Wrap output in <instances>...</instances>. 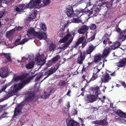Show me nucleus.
I'll return each mask as SVG.
<instances>
[{
    "mask_svg": "<svg viewBox=\"0 0 126 126\" xmlns=\"http://www.w3.org/2000/svg\"><path fill=\"white\" fill-rule=\"evenodd\" d=\"M103 0H97L96 2V4L97 5H98L99 6H106L107 8H109L111 7L112 5V3L114 0H111L109 2H107L105 3L102 2ZM97 6H94L93 8L90 10H87V11H86L85 9H84L79 12V10H76V12H77V16L78 17H79L83 15L84 14H87L89 13L88 15V16L89 17H93L94 16H96L97 14L99 13V9L97 7Z\"/></svg>",
    "mask_w": 126,
    "mask_h": 126,
    "instance_id": "nucleus-1",
    "label": "nucleus"
},
{
    "mask_svg": "<svg viewBox=\"0 0 126 126\" xmlns=\"http://www.w3.org/2000/svg\"><path fill=\"white\" fill-rule=\"evenodd\" d=\"M29 74L25 73L22 75L15 77L13 78V81L17 82L20 80L19 83L15 84L13 86H12L11 89V92L12 93H15L22 88L25 85L28 83L30 79L29 78Z\"/></svg>",
    "mask_w": 126,
    "mask_h": 126,
    "instance_id": "nucleus-2",
    "label": "nucleus"
},
{
    "mask_svg": "<svg viewBox=\"0 0 126 126\" xmlns=\"http://www.w3.org/2000/svg\"><path fill=\"white\" fill-rule=\"evenodd\" d=\"M67 32L64 33L63 37V49L67 47L72 42L74 38V34L69 32V30L67 29Z\"/></svg>",
    "mask_w": 126,
    "mask_h": 126,
    "instance_id": "nucleus-3",
    "label": "nucleus"
},
{
    "mask_svg": "<svg viewBox=\"0 0 126 126\" xmlns=\"http://www.w3.org/2000/svg\"><path fill=\"white\" fill-rule=\"evenodd\" d=\"M109 36L107 34H106L103 37L102 39L103 40V46L105 49L102 55V58H104L106 57L108 55L109 51L110 48L108 47H106L105 46L107 41L109 44L111 43V42L109 41Z\"/></svg>",
    "mask_w": 126,
    "mask_h": 126,
    "instance_id": "nucleus-4",
    "label": "nucleus"
},
{
    "mask_svg": "<svg viewBox=\"0 0 126 126\" xmlns=\"http://www.w3.org/2000/svg\"><path fill=\"white\" fill-rule=\"evenodd\" d=\"M84 34L83 36L79 38L78 40V41L76 43L75 45V47L78 46L79 44L81 43L83 41L84 39L86 40V39H88V36H91L90 38H89L87 40V41L90 42L94 40L95 39L94 37L95 34L94 33L92 32H90V33L87 32L85 35Z\"/></svg>",
    "mask_w": 126,
    "mask_h": 126,
    "instance_id": "nucleus-5",
    "label": "nucleus"
},
{
    "mask_svg": "<svg viewBox=\"0 0 126 126\" xmlns=\"http://www.w3.org/2000/svg\"><path fill=\"white\" fill-rule=\"evenodd\" d=\"M34 55L32 54L30 55L29 54L26 55L24 57H22V59L26 60L28 61H31L27 64L25 66L27 69H30L33 68L34 64V62L33 61L34 59Z\"/></svg>",
    "mask_w": 126,
    "mask_h": 126,
    "instance_id": "nucleus-6",
    "label": "nucleus"
},
{
    "mask_svg": "<svg viewBox=\"0 0 126 126\" xmlns=\"http://www.w3.org/2000/svg\"><path fill=\"white\" fill-rule=\"evenodd\" d=\"M99 87L96 86L92 89L93 94L88 95L85 99L86 101L89 103L95 101L97 97Z\"/></svg>",
    "mask_w": 126,
    "mask_h": 126,
    "instance_id": "nucleus-7",
    "label": "nucleus"
},
{
    "mask_svg": "<svg viewBox=\"0 0 126 126\" xmlns=\"http://www.w3.org/2000/svg\"><path fill=\"white\" fill-rule=\"evenodd\" d=\"M33 0H31L28 4H21L18 6V7H17L16 9V11L21 13V12H23L24 10L27 8H35L34 7H33L34 5Z\"/></svg>",
    "mask_w": 126,
    "mask_h": 126,
    "instance_id": "nucleus-8",
    "label": "nucleus"
},
{
    "mask_svg": "<svg viewBox=\"0 0 126 126\" xmlns=\"http://www.w3.org/2000/svg\"><path fill=\"white\" fill-rule=\"evenodd\" d=\"M34 4L33 7L35 8H40L41 7L46 6L50 3V0H43V4H41V0H33Z\"/></svg>",
    "mask_w": 126,
    "mask_h": 126,
    "instance_id": "nucleus-9",
    "label": "nucleus"
},
{
    "mask_svg": "<svg viewBox=\"0 0 126 126\" xmlns=\"http://www.w3.org/2000/svg\"><path fill=\"white\" fill-rule=\"evenodd\" d=\"M115 113L121 117V118H117V120L120 123H124L126 124V114L120 110H117L115 112Z\"/></svg>",
    "mask_w": 126,
    "mask_h": 126,
    "instance_id": "nucleus-10",
    "label": "nucleus"
},
{
    "mask_svg": "<svg viewBox=\"0 0 126 126\" xmlns=\"http://www.w3.org/2000/svg\"><path fill=\"white\" fill-rule=\"evenodd\" d=\"M34 36H36L40 40L45 39L47 38L46 34L43 32L39 31V32H36Z\"/></svg>",
    "mask_w": 126,
    "mask_h": 126,
    "instance_id": "nucleus-11",
    "label": "nucleus"
},
{
    "mask_svg": "<svg viewBox=\"0 0 126 126\" xmlns=\"http://www.w3.org/2000/svg\"><path fill=\"white\" fill-rule=\"evenodd\" d=\"M52 93V90L50 87L48 88L44 92V95H41V97L46 99Z\"/></svg>",
    "mask_w": 126,
    "mask_h": 126,
    "instance_id": "nucleus-12",
    "label": "nucleus"
},
{
    "mask_svg": "<svg viewBox=\"0 0 126 126\" xmlns=\"http://www.w3.org/2000/svg\"><path fill=\"white\" fill-rule=\"evenodd\" d=\"M99 70L97 68H94V74L92 77L88 81V80H85L86 82H89L91 81H93L97 78L99 75L98 74V73L99 71Z\"/></svg>",
    "mask_w": 126,
    "mask_h": 126,
    "instance_id": "nucleus-13",
    "label": "nucleus"
},
{
    "mask_svg": "<svg viewBox=\"0 0 126 126\" xmlns=\"http://www.w3.org/2000/svg\"><path fill=\"white\" fill-rule=\"evenodd\" d=\"M58 68L57 66H55L54 67H52L50 69L46 72V74L47 75L46 78L48 77L55 72L58 69Z\"/></svg>",
    "mask_w": 126,
    "mask_h": 126,
    "instance_id": "nucleus-14",
    "label": "nucleus"
},
{
    "mask_svg": "<svg viewBox=\"0 0 126 126\" xmlns=\"http://www.w3.org/2000/svg\"><path fill=\"white\" fill-rule=\"evenodd\" d=\"M8 74V69L6 67L1 68L0 70V75L2 78L7 77Z\"/></svg>",
    "mask_w": 126,
    "mask_h": 126,
    "instance_id": "nucleus-15",
    "label": "nucleus"
},
{
    "mask_svg": "<svg viewBox=\"0 0 126 126\" xmlns=\"http://www.w3.org/2000/svg\"><path fill=\"white\" fill-rule=\"evenodd\" d=\"M111 79V77L107 73L106 74L103 76V77L101 79L102 83V82L107 83Z\"/></svg>",
    "mask_w": 126,
    "mask_h": 126,
    "instance_id": "nucleus-16",
    "label": "nucleus"
},
{
    "mask_svg": "<svg viewBox=\"0 0 126 126\" xmlns=\"http://www.w3.org/2000/svg\"><path fill=\"white\" fill-rule=\"evenodd\" d=\"M118 39L120 42L124 41L126 39V33L124 32H121L119 35Z\"/></svg>",
    "mask_w": 126,
    "mask_h": 126,
    "instance_id": "nucleus-17",
    "label": "nucleus"
},
{
    "mask_svg": "<svg viewBox=\"0 0 126 126\" xmlns=\"http://www.w3.org/2000/svg\"><path fill=\"white\" fill-rule=\"evenodd\" d=\"M59 56H57L53 58L52 60H49L48 62L47 63V65L49 66L55 63L60 58Z\"/></svg>",
    "mask_w": 126,
    "mask_h": 126,
    "instance_id": "nucleus-18",
    "label": "nucleus"
},
{
    "mask_svg": "<svg viewBox=\"0 0 126 126\" xmlns=\"http://www.w3.org/2000/svg\"><path fill=\"white\" fill-rule=\"evenodd\" d=\"M15 33V29L8 31L6 33V37L8 39H11L12 37V36Z\"/></svg>",
    "mask_w": 126,
    "mask_h": 126,
    "instance_id": "nucleus-19",
    "label": "nucleus"
},
{
    "mask_svg": "<svg viewBox=\"0 0 126 126\" xmlns=\"http://www.w3.org/2000/svg\"><path fill=\"white\" fill-rule=\"evenodd\" d=\"M35 97L34 93L32 91H30L29 92L28 96L27 97L26 100V101L31 100L35 98Z\"/></svg>",
    "mask_w": 126,
    "mask_h": 126,
    "instance_id": "nucleus-20",
    "label": "nucleus"
},
{
    "mask_svg": "<svg viewBox=\"0 0 126 126\" xmlns=\"http://www.w3.org/2000/svg\"><path fill=\"white\" fill-rule=\"evenodd\" d=\"M22 105L21 104L18 105L16 107L14 111V116H16L18 114L21 112V110L22 108Z\"/></svg>",
    "mask_w": 126,
    "mask_h": 126,
    "instance_id": "nucleus-21",
    "label": "nucleus"
},
{
    "mask_svg": "<svg viewBox=\"0 0 126 126\" xmlns=\"http://www.w3.org/2000/svg\"><path fill=\"white\" fill-rule=\"evenodd\" d=\"M85 53L84 52H81L79 57L78 59V63L79 64H81L84 60L85 58Z\"/></svg>",
    "mask_w": 126,
    "mask_h": 126,
    "instance_id": "nucleus-22",
    "label": "nucleus"
},
{
    "mask_svg": "<svg viewBox=\"0 0 126 126\" xmlns=\"http://www.w3.org/2000/svg\"><path fill=\"white\" fill-rule=\"evenodd\" d=\"M93 123L94 124L101 125H106L108 124V122L106 119H104L99 121H94Z\"/></svg>",
    "mask_w": 126,
    "mask_h": 126,
    "instance_id": "nucleus-23",
    "label": "nucleus"
},
{
    "mask_svg": "<svg viewBox=\"0 0 126 126\" xmlns=\"http://www.w3.org/2000/svg\"><path fill=\"white\" fill-rule=\"evenodd\" d=\"M116 64L118 67H124L126 65V59H123L119 62L116 63Z\"/></svg>",
    "mask_w": 126,
    "mask_h": 126,
    "instance_id": "nucleus-24",
    "label": "nucleus"
},
{
    "mask_svg": "<svg viewBox=\"0 0 126 126\" xmlns=\"http://www.w3.org/2000/svg\"><path fill=\"white\" fill-rule=\"evenodd\" d=\"M88 29V27L85 25L83 26L78 30V32L80 34H83L86 32Z\"/></svg>",
    "mask_w": 126,
    "mask_h": 126,
    "instance_id": "nucleus-25",
    "label": "nucleus"
},
{
    "mask_svg": "<svg viewBox=\"0 0 126 126\" xmlns=\"http://www.w3.org/2000/svg\"><path fill=\"white\" fill-rule=\"evenodd\" d=\"M36 32L34 31V29L30 28L27 32V35L29 36H34Z\"/></svg>",
    "mask_w": 126,
    "mask_h": 126,
    "instance_id": "nucleus-26",
    "label": "nucleus"
},
{
    "mask_svg": "<svg viewBox=\"0 0 126 126\" xmlns=\"http://www.w3.org/2000/svg\"><path fill=\"white\" fill-rule=\"evenodd\" d=\"M28 40L27 38H25L23 39L21 42H20V40L19 39L17 40L15 42V45L16 46L20 44H23L25 42L28 41Z\"/></svg>",
    "mask_w": 126,
    "mask_h": 126,
    "instance_id": "nucleus-27",
    "label": "nucleus"
},
{
    "mask_svg": "<svg viewBox=\"0 0 126 126\" xmlns=\"http://www.w3.org/2000/svg\"><path fill=\"white\" fill-rule=\"evenodd\" d=\"M37 11L36 10H34L32 12V14L30 15L28 18L27 19V20L29 21H30L32 19L34 18L36 15Z\"/></svg>",
    "mask_w": 126,
    "mask_h": 126,
    "instance_id": "nucleus-28",
    "label": "nucleus"
},
{
    "mask_svg": "<svg viewBox=\"0 0 126 126\" xmlns=\"http://www.w3.org/2000/svg\"><path fill=\"white\" fill-rule=\"evenodd\" d=\"M94 48V46L92 45H89L86 50L87 53V54H90L93 51Z\"/></svg>",
    "mask_w": 126,
    "mask_h": 126,
    "instance_id": "nucleus-29",
    "label": "nucleus"
},
{
    "mask_svg": "<svg viewBox=\"0 0 126 126\" xmlns=\"http://www.w3.org/2000/svg\"><path fill=\"white\" fill-rule=\"evenodd\" d=\"M84 2H86V4H87L86 6V7L88 6H89L91 5L90 4V0H82L79 1L77 3V4L79 5Z\"/></svg>",
    "mask_w": 126,
    "mask_h": 126,
    "instance_id": "nucleus-30",
    "label": "nucleus"
},
{
    "mask_svg": "<svg viewBox=\"0 0 126 126\" xmlns=\"http://www.w3.org/2000/svg\"><path fill=\"white\" fill-rule=\"evenodd\" d=\"M66 14L68 16L70 17H73L75 15L73 10L68 9L67 11Z\"/></svg>",
    "mask_w": 126,
    "mask_h": 126,
    "instance_id": "nucleus-31",
    "label": "nucleus"
},
{
    "mask_svg": "<svg viewBox=\"0 0 126 126\" xmlns=\"http://www.w3.org/2000/svg\"><path fill=\"white\" fill-rule=\"evenodd\" d=\"M78 123L75 121L70 120L67 126H78Z\"/></svg>",
    "mask_w": 126,
    "mask_h": 126,
    "instance_id": "nucleus-32",
    "label": "nucleus"
},
{
    "mask_svg": "<svg viewBox=\"0 0 126 126\" xmlns=\"http://www.w3.org/2000/svg\"><path fill=\"white\" fill-rule=\"evenodd\" d=\"M102 58V56L101 54L96 55L94 57V61L95 63H97L100 61L101 58Z\"/></svg>",
    "mask_w": 126,
    "mask_h": 126,
    "instance_id": "nucleus-33",
    "label": "nucleus"
},
{
    "mask_svg": "<svg viewBox=\"0 0 126 126\" xmlns=\"http://www.w3.org/2000/svg\"><path fill=\"white\" fill-rule=\"evenodd\" d=\"M44 54L41 55H39V54L36 55L35 59L36 61H38V60L45 59H44Z\"/></svg>",
    "mask_w": 126,
    "mask_h": 126,
    "instance_id": "nucleus-34",
    "label": "nucleus"
},
{
    "mask_svg": "<svg viewBox=\"0 0 126 126\" xmlns=\"http://www.w3.org/2000/svg\"><path fill=\"white\" fill-rule=\"evenodd\" d=\"M99 88L98 89V95H97V97H98L99 99L101 100V101L102 102L104 103V100L106 99V97L105 96H103L102 98V99L101 97H100V95L101 94H98V93L99 91Z\"/></svg>",
    "mask_w": 126,
    "mask_h": 126,
    "instance_id": "nucleus-35",
    "label": "nucleus"
},
{
    "mask_svg": "<svg viewBox=\"0 0 126 126\" xmlns=\"http://www.w3.org/2000/svg\"><path fill=\"white\" fill-rule=\"evenodd\" d=\"M56 47V45L53 43L51 44L49 47V49L50 51H54Z\"/></svg>",
    "mask_w": 126,
    "mask_h": 126,
    "instance_id": "nucleus-36",
    "label": "nucleus"
},
{
    "mask_svg": "<svg viewBox=\"0 0 126 126\" xmlns=\"http://www.w3.org/2000/svg\"><path fill=\"white\" fill-rule=\"evenodd\" d=\"M10 53L4 54V55L7 59V61L10 62L11 61V58Z\"/></svg>",
    "mask_w": 126,
    "mask_h": 126,
    "instance_id": "nucleus-37",
    "label": "nucleus"
},
{
    "mask_svg": "<svg viewBox=\"0 0 126 126\" xmlns=\"http://www.w3.org/2000/svg\"><path fill=\"white\" fill-rule=\"evenodd\" d=\"M40 26L44 31H46V26L45 24L40 22Z\"/></svg>",
    "mask_w": 126,
    "mask_h": 126,
    "instance_id": "nucleus-38",
    "label": "nucleus"
},
{
    "mask_svg": "<svg viewBox=\"0 0 126 126\" xmlns=\"http://www.w3.org/2000/svg\"><path fill=\"white\" fill-rule=\"evenodd\" d=\"M72 21L73 22L77 23H79L81 22V20L79 18L74 17L73 18L72 20Z\"/></svg>",
    "mask_w": 126,
    "mask_h": 126,
    "instance_id": "nucleus-39",
    "label": "nucleus"
},
{
    "mask_svg": "<svg viewBox=\"0 0 126 126\" xmlns=\"http://www.w3.org/2000/svg\"><path fill=\"white\" fill-rule=\"evenodd\" d=\"M38 62H37V64L39 65H43L45 62V59L38 60Z\"/></svg>",
    "mask_w": 126,
    "mask_h": 126,
    "instance_id": "nucleus-40",
    "label": "nucleus"
},
{
    "mask_svg": "<svg viewBox=\"0 0 126 126\" xmlns=\"http://www.w3.org/2000/svg\"><path fill=\"white\" fill-rule=\"evenodd\" d=\"M111 15V13L109 10H108L106 12L105 16L106 17H108L110 16Z\"/></svg>",
    "mask_w": 126,
    "mask_h": 126,
    "instance_id": "nucleus-41",
    "label": "nucleus"
},
{
    "mask_svg": "<svg viewBox=\"0 0 126 126\" xmlns=\"http://www.w3.org/2000/svg\"><path fill=\"white\" fill-rule=\"evenodd\" d=\"M11 84V83H9L7 84L6 85L3 86L2 88V91H4V90H5L6 88L7 87H8V86H10Z\"/></svg>",
    "mask_w": 126,
    "mask_h": 126,
    "instance_id": "nucleus-42",
    "label": "nucleus"
},
{
    "mask_svg": "<svg viewBox=\"0 0 126 126\" xmlns=\"http://www.w3.org/2000/svg\"><path fill=\"white\" fill-rule=\"evenodd\" d=\"M6 114V113H5L4 112H0V120L2 118L5 117V116L4 115Z\"/></svg>",
    "mask_w": 126,
    "mask_h": 126,
    "instance_id": "nucleus-43",
    "label": "nucleus"
},
{
    "mask_svg": "<svg viewBox=\"0 0 126 126\" xmlns=\"http://www.w3.org/2000/svg\"><path fill=\"white\" fill-rule=\"evenodd\" d=\"M6 114V113H5L4 112H0V120L2 118L5 117V116L4 115Z\"/></svg>",
    "mask_w": 126,
    "mask_h": 126,
    "instance_id": "nucleus-44",
    "label": "nucleus"
},
{
    "mask_svg": "<svg viewBox=\"0 0 126 126\" xmlns=\"http://www.w3.org/2000/svg\"><path fill=\"white\" fill-rule=\"evenodd\" d=\"M43 75H40V76L38 77H37L36 78L35 80V82L36 83V84L37 83L38 81H39V79L42 77V76H43Z\"/></svg>",
    "mask_w": 126,
    "mask_h": 126,
    "instance_id": "nucleus-45",
    "label": "nucleus"
},
{
    "mask_svg": "<svg viewBox=\"0 0 126 126\" xmlns=\"http://www.w3.org/2000/svg\"><path fill=\"white\" fill-rule=\"evenodd\" d=\"M114 45H115V47H116V48H117L120 46V44L117 41L114 44Z\"/></svg>",
    "mask_w": 126,
    "mask_h": 126,
    "instance_id": "nucleus-46",
    "label": "nucleus"
},
{
    "mask_svg": "<svg viewBox=\"0 0 126 126\" xmlns=\"http://www.w3.org/2000/svg\"><path fill=\"white\" fill-rule=\"evenodd\" d=\"M70 104L68 102L67 104V105L66 106V107H65V110L66 109V110L67 111L68 110V109L70 107Z\"/></svg>",
    "mask_w": 126,
    "mask_h": 126,
    "instance_id": "nucleus-47",
    "label": "nucleus"
},
{
    "mask_svg": "<svg viewBox=\"0 0 126 126\" xmlns=\"http://www.w3.org/2000/svg\"><path fill=\"white\" fill-rule=\"evenodd\" d=\"M69 22V20L65 21V23L64 25V27H68Z\"/></svg>",
    "mask_w": 126,
    "mask_h": 126,
    "instance_id": "nucleus-48",
    "label": "nucleus"
},
{
    "mask_svg": "<svg viewBox=\"0 0 126 126\" xmlns=\"http://www.w3.org/2000/svg\"><path fill=\"white\" fill-rule=\"evenodd\" d=\"M96 26L94 24H93L90 26V28L91 29L94 30L96 28Z\"/></svg>",
    "mask_w": 126,
    "mask_h": 126,
    "instance_id": "nucleus-49",
    "label": "nucleus"
},
{
    "mask_svg": "<svg viewBox=\"0 0 126 126\" xmlns=\"http://www.w3.org/2000/svg\"><path fill=\"white\" fill-rule=\"evenodd\" d=\"M23 27H21L20 26H18L17 27H16V29L18 31H19L23 29Z\"/></svg>",
    "mask_w": 126,
    "mask_h": 126,
    "instance_id": "nucleus-50",
    "label": "nucleus"
},
{
    "mask_svg": "<svg viewBox=\"0 0 126 126\" xmlns=\"http://www.w3.org/2000/svg\"><path fill=\"white\" fill-rule=\"evenodd\" d=\"M110 47L112 49H115L116 48V47L114 45V44L110 45Z\"/></svg>",
    "mask_w": 126,
    "mask_h": 126,
    "instance_id": "nucleus-51",
    "label": "nucleus"
},
{
    "mask_svg": "<svg viewBox=\"0 0 126 126\" xmlns=\"http://www.w3.org/2000/svg\"><path fill=\"white\" fill-rule=\"evenodd\" d=\"M63 48V46L61 47H59L58 48V50L59 51H60L59 52H60L62 51Z\"/></svg>",
    "mask_w": 126,
    "mask_h": 126,
    "instance_id": "nucleus-52",
    "label": "nucleus"
},
{
    "mask_svg": "<svg viewBox=\"0 0 126 126\" xmlns=\"http://www.w3.org/2000/svg\"><path fill=\"white\" fill-rule=\"evenodd\" d=\"M121 83L122 84V85H123V86L124 87V88H126V84L125 83V82L124 81H123L121 82Z\"/></svg>",
    "mask_w": 126,
    "mask_h": 126,
    "instance_id": "nucleus-53",
    "label": "nucleus"
},
{
    "mask_svg": "<svg viewBox=\"0 0 126 126\" xmlns=\"http://www.w3.org/2000/svg\"><path fill=\"white\" fill-rule=\"evenodd\" d=\"M5 0H0V7H1V4L5 2Z\"/></svg>",
    "mask_w": 126,
    "mask_h": 126,
    "instance_id": "nucleus-54",
    "label": "nucleus"
},
{
    "mask_svg": "<svg viewBox=\"0 0 126 126\" xmlns=\"http://www.w3.org/2000/svg\"><path fill=\"white\" fill-rule=\"evenodd\" d=\"M85 76L84 75L82 76V82H85Z\"/></svg>",
    "mask_w": 126,
    "mask_h": 126,
    "instance_id": "nucleus-55",
    "label": "nucleus"
},
{
    "mask_svg": "<svg viewBox=\"0 0 126 126\" xmlns=\"http://www.w3.org/2000/svg\"><path fill=\"white\" fill-rule=\"evenodd\" d=\"M59 85L60 86H62L63 85V81H61L59 82Z\"/></svg>",
    "mask_w": 126,
    "mask_h": 126,
    "instance_id": "nucleus-56",
    "label": "nucleus"
},
{
    "mask_svg": "<svg viewBox=\"0 0 126 126\" xmlns=\"http://www.w3.org/2000/svg\"><path fill=\"white\" fill-rule=\"evenodd\" d=\"M63 29L62 28L60 30V31L59 32L61 34H63Z\"/></svg>",
    "mask_w": 126,
    "mask_h": 126,
    "instance_id": "nucleus-57",
    "label": "nucleus"
},
{
    "mask_svg": "<svg viewBox=\"0 0 126 126\" xmlns=\"http://www.w3.org/2000/svg\"><path fill=\"white\" fill-rule=\"evenodd\" d=\"M116 31L118 32H119L120 31V29L118 28H117L116 29Z\"/></svg>",
    "mask_w": 126,
    "mask_h": 126,
    "instance_id": "nucleus-58",
    "label": "nucleus"
},
{
    "mask_svg": "<svg viewBox=\"0 0 126 126\" xmlns=\"http://www.w3.org/2000/svg\"><path fill=\"white\" fill-rule=\"evenodd\" d=\"M70 92H71L69 90L67 94V95L69 96H70Z\"/></svg>",
    "mask_w": 126,
    "mask_h": 126,
    "instance_id": "nucleus-59",
    "label": "nucleus"
},
{
    "mask_svg": "<svg viewBox=\"0 0 126 126\" xmlns=\"http://www.w3.org/2000/svg\"><path fill=\"white\" fill-rule=\"evenodd\" d=\"M3 15V13L1 12H0V18H1Z\"/></svg>",
    "mask_w": 126,
    "mask_h": 126,
    "instance_id": "nucleus-60",
    "label": "nucleus"
},
{
    "mask_svg": "<svg viewBox=\"0 0 126 126\" xmlns=\"http://www.w3.org/2000/svg\"><path fill=\"white\" fill-rule=\"evenodd\" d=\"M59 43H63V38H62L60 40Z\"/></svg>",
    "mask_w": 126,
    "mask_h": 126,
    "instance_id": "nucleus-61",
    "label": "nucleus"
},
{
    "mask_svg": "<svg viewBox=\"0 0 126 126\" xmlns=\"http://www.w3.org/2000/svg\"><path fill=\"white\" fill-rule=\"evenodd\" d=\"M110 75H111L112 76H114L115 75V74L114 72L112 73Z\"/></svg>",
    "mask_w": 126,
    "mask_h": 126,
    "instance_id": "nucleus-62",
    "label": "nucleus"
},
{
    "mask_svg": "<svg viewBox=\"0 0 126 126\" xmlns=\"http://www.w3.org/2000/svg\"><path fill=\"white\" fill-rule=\"evenodd\" d=\"M116 86L118 87H120V85L119 84H117Z\"/></svg>",
    "mask_w": 126,
    "mask_h": 126,
    "instance_id": "nucleus-63",
    "label": "nucleus"
},
{
    "mask_svg": "<svg viewBox=\"0 0 126 126\" xmlns=\"http://www.w3.org/2000/svg\"><path fill=\"white\" fill-rule=\"evenodd\" d=\"M79 120H80L81 121H83V119H82V118H80L79 117Z\"/></svg>",
    "mask_w": 126,
    "mask_h": 126,
    "instance_id": "nucleus-64",
    "label": "nucleus"
}]
</instances>
